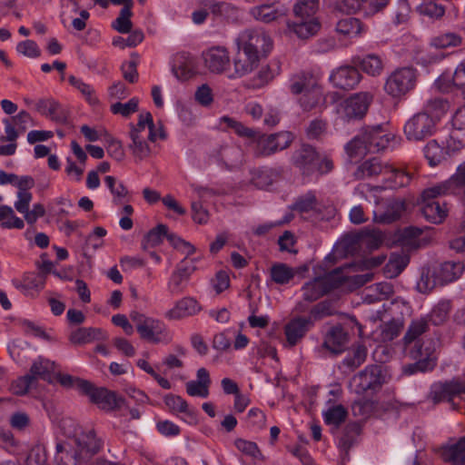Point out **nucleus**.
<instances>
[{
	"label": "nucleus",
	"instance_id": "f257e3e1",
	"mask_svg": "<svg viewBox=\"0 0 465 465\" xmlns=\"http://www.w3.org/2000/svg\"><path fill=\"white\" fill-rule=\"evenodd\" d=\"M291 162L302 176H311L316 173L322 175L333 169L330 158L322 157L313 146L305 143L292 153Z\"/></svg>",
	"mask_w": 465,
	"mask_h": 465
},
{
	"label": "nucleus",
	"instance_id": "f03ea898",
	"mask_svg": "<svg viewBox=\"0 0 465 465\" xmlns=\"http://www.w3.org/2000/svg\"><path fill=\"white\" fill-rule=\"evenodd\" d=\"M351 381L357 394L374 395L387 383L386 368L380 364L368 365Z\"/></svg>",
	"mask_w": 465,
	"mask_h": 465
},
{
	"label": "nucleus",
	"instance_id": "7ed1b4c3",
	"mask_svg": "<svg viewBox=\"0 0 465 465\" xmlns=\"http://www.w3.org/2000/svg\"><path fill=\"white\" fill-rule=\"evenodd\" d=\"M342 268L339 267L323 276H317L305 282L302 288L303 300L313 302L334 289L342 285V277H338Z\"/></svg>",
	"mask_w": 465,
	"mask_h": 465
},
{
	"label": "nucleus",
	"instance_id": "20e7f679",
	"mask_svg": "<svg viewBox=\"0 0 465 465\" xmlns=\"http://www.w3.org/2000/svg\"><path fill=\"white\" fill-rule=\"evenodd\" d=\"M372 94L369 92L354 94L340 103L337 108L338 119L342 123L361 120L372 102Z\"/></svg>",
	"mask_w": 465,
	"mask_h": 465
},
{
	"label": "nucleus",
	"instance_id": "39448f33",
	"mask_svg": "<svg viewBox=\"0 0 465 465\" xmlns=\"http://www.w3.org/2000/svg\"><path fill=\"white\" fill-rule=\"evenodd\" d=\"M455 397L465 400V381L459 379H452L444 382L438 381L431 384L428 399L434 404L447 401L451 404L453 410H458V406L453 401Z\"/></svg>",
	"mask_w": 465,
	"mask_h": 465
},
{
	"label": "nucleus",
	"instance_id": "423d86ee",
	"mask_svg": "<svg viewBox=\"0 0 465 465\" xmlns=\"http://www.w3.org/2000/svg\"><path fill=\"white\" fill-rule=\"evenodd\" d=\"M417 82V70L401 67L392 72L384 84L385 92L392 97H401L412 90Z\"/></svg>",
	"mask_w": 465,
	"mask_h": 465
},
{
	"label": "nucleus",
	"instance_id": "0eeeda50",
	"mask_svg": "<svg viewBox=\"0 0 465 465\" xmlns=\"http://www.w3.org/2000/svg\"><path fill=\"white\" fill-rule=\"evenodd\" d=\"M427 113L419 112L410 118L403 128L410 142H420L431 137L437 131V123Z\"/></svg>",
	"mask_w": 465,
	"mask_h": 465
},
{
	"label": "nucleus",
	"instance_id": "6e6552de",
	"mask_svg": "<svg viewBox=\"0 0 465 465\" xmlns=\"http://www.w3.org/2000/svg\"><path fill=\"white\" fill-rule=\"evenodd\" d=\"M81 393L88 396L92 403L104 411L120 409L124 402V399L115 391L104 387H95L90 381H81Z\"/></svg>",
	"mask_w": 465,
	"mask_h": 465
},
{
	"label": "nucleus",
	"instance_id": "1a4fd4ad",
	"mask_svg": "<svg viewBox=\"0 0 465 465\" xmlns=\"http://www.w3.org/2000/svg\"><path fill=\"white\" fill-rule=\"evenodd\" d=\"M240 41L242 44V49L244 54L258 56V60L266 57L272 49L271 37L262 30L247 29L242 33Z\"/></svg>",
	"mask_w": 465,
	"mask_h": 465
},
{
	"label": "nucleus",
	"instance_id": "9d476101",
	"mask_svg": "<svg viewBox=\"0 0 465 465\" xmlns=\"http://www.w3.org/2000/svg\"><path fill=\"white\" fill-rule=\"evenodd\" d=\"M409 355L415 360V362L402 366V373L405 375L431 371L437 365V358L433 352L429 349L423 350L422 344L419 341H416L413 348L410 350Z\"/></svg>",
	"mask_w": 465,
	"mask_h": 465
},
{
	"label": "nucleus",
	"instance_id": "9b49d317",
	"mask_svg": "<svg viewBox=\"0 0 465 465\" xmlns=\"http://www.w3.org/2000/svg\"><path fill=\"white\" fill-rule=\"evenodd\" d=\"M425 189L421 193L422 203L420 207V214L424 219L433 224L442 223L448 216L449 208L446 202L437 200L441 194L426 195Z\"/></svg>",
	"mask_w": 465,
	"mask_h": 465
},
{
	"label": "nucleus",
	"instance_id": "f8f14e48",
	"mask_svg": "<svg viewBox=\"0 0 465 465\" xmlns=\"http://www.w3.org/2000/svg\"><path fill=\"white\" fill-rule=\"evenodd\" d=\"M74 444L75 450L72 455L81 463L87 461L98 453L103 446V441L96 437L94 430H90L75 437Z\"/></svg>",
	"mask_w": 465,
	"mask_h": 465
},
{
	"label": "nucleus",
	"instance_id": "ddd939ff",
	"mask_svg": "<svg viewBox=\"0 0 465 465\" xmlns=\"http://www.w3.org/2000/svg\"><path fill=\"white\" fill-rule=\"evenodd\" d=\"M465 191V161L460 163L456 173L447 181L427 188L426 195L435 194H460Z\"/></svg>",
	"mask_w": 465,
	"mask_h": 465
},
{
	"label": "nucleus",
	"instance_id": "4468645a",
	"mask_svg": "<svg viewBox=\"0 0 465 465\" xmlns=\"http://www.w3.org/2000/svg\"><path fill=\"white\" fill-rule=\"evenodd\" d=\"M362 76L356 65H341L330 75L331 83L339 89L351 90L361 82Z\"/></svg>",
	"mask_w": 465,
	"mask_h": 465
},
{
	"label": "nucleus",
	"instance_id": "2eb2a0df",
	"mask_svg": "<svg viewBox=\"0 0 465 465\" xmlns=\"http://www.w3.org/2000/svg\"><path fill=\"white\" fill-rule=\"evenodd\" d=\"M314 326L312 317L295 316L284 325L286 341L290 347L297 345Z\"/></svg>",
	"mask_w": 465,
	"mask_h": 465
},
{
	"label": "nucleus",
	"instance_id": "dca6fc26",
	"mask_svg": "<svg viewBox=\"0 0 465 465\" xmlns=\"http://www.w3.org/2000/svg\"><path fill=\"white\" fill-rule=\"evenodd\" d=\"M349 333L341 324H336L329 328L324 334L322 348L330 351L333 356H337L345 351L349 342Z\"/></svg>",
	"mask_w": 465,
	"mask_h": 465
},
{
	"label": "nucleus",
	"instance_id": "f3484780",
	"mask_svg": "<svg viewBox=\"0 0 465 465\" xmlns=\"http://www.w3.org/2000/svg\"><path fill=\"white\" fill-rule=\"evenodd\" d=\"M389 2H334L333 10L353 15L362 13V15L371 16L382 11Z\"/></svg>",
	"mask_w": 465,
	"mask_h": 465
},
{
	"label": "nucleus",
	"instance_id": "a211bd4d",
	"mask_svg": "<svg viewBox=\"0 0 465 465\" xmlns=\"http://www.w3.org/2000/svg\"><path fill=\"white\" fill-rule=\"evenodd\" d=\"M361 133L366 141L370 153L384 150L391 141V134L384 130L381 124L363 127Z\"/></svg>",
	"mask_w": 465,
	"mask_h": 465
},
{
	"label": "nucleus",
	"instance_id": "6ab92c4d",
	"mask_svg": "<svg viewBox=\"0 0 465 465\" xmlns=\"http://www.w3.org/2000/svg\"><path fill=\"white\" fill-rule=\"evenodd\" d=\"M139 335L142 340L152 343L169 342L171 336L165 324L157 319L150 318L143 326L139 328Z\"/></svg>",
	"mask_w": 465,
	"mask_h": 465
},
{
	"label": "nucleus",
	"instance_id": "aec40b11",
	"mask_svg": "<svg viewBox=\"0 0 465 465\" xmlns=\"http://www.w3.org/2000/svg\"><path fill=\"white\" fill-rule=\"evenodd\" d=\"M36 110L56 124H67L70 114L59 102L54 99H40L35 104Z\"/></svg>",
	"mask_w": 465,
	"mask_h": 465
},
{
	"label": "nucleus",
	"instance_id": "412c9836",
	"mask_svg": "<svg viewBox=\"0 0 465 465\" xmlns=\"http://www.w3.org/2000/svg\"><path fill=\"white\" fill-rule=\"evenodd\" d=\"M205 66L215 74H221L230 65V56L224 47H212L203 54Z\"/></svg>",
	"mask_w": 465,
	"mask_h": 465
},
{
	"label": "nucleus",
	"instance_id": "4be33fe9",
	"mask_svg": "<svg viewBox=\"0 0 465 465\" xmlns=\"http://www.w3.org/2000/svg\"><path fill=\"white\" fill-rule=\"evenodd\" d=\"M287 11L280 2H271L252 8L251 14L256 20L268 24L286 15Z\"/></svg>",
	"mask_w": 465,
	"mask_h": 465
},
{
	"label": "nucleus",
	"instance_id": "5701e85b",
	"mask_svg": "<svg viewBox=\"0 0 465 465\" xmlns=\"http://www.w3.org/2000/svg\"><path fill=\"white\" fill-rule=\"evenodd\" d=\"M194 271V266L185 261H182L176 270L171 275L168 282V289L173 294L183 292L187 285L190 276Z\"/></svg>",
	"mask_w": 465,
	"mask_h": 465
},
{
	"label": "nucleus",
	"instance_id": "b1692460",
	"mask_svg": "<svg viewBox=\"0 0 465 465\" xmlns=\"http://www.w3.org/2000/svg\"><path fill=\"white\" fill-rule=\"evenodd\" d=\"M388 170H391V165L383 163L379 157H372L361 163L353 176L356 180H363L381 173L387 174Z\"/></svg>",
	"mask_w": 465,
	"mask_h": 465
},
{
	"label": "nucleus",
	"instance_id": "393cba45",
	"mask_svg": "<svg viewBox=\"0 0 465 465\" xmlns=\"http://www.w3.org/2000/svg\"><path fill=\"white\" fill-rule=\"evenodd\" d=\"M172 72L182 81L192 78L195 74L193 58L185 52L176 54L173 59Z\"/></svg>",
	"mask_w": 465,
	"mask_h": 465
},
{
	"label": "nucleus",
	"instance_id": "a878e982",
	"mask_svg": "<svg viewBox=\"0 0 465 465\" xmlns=\"http://www.w3.org/2000/svg\"><path fill=\"white\" fill-rule=\"evenodd\" d=\"M465 266L460 262H445L434 267V275L438 277L440 286H443L459 279Z\"/></svg>",
	"mask_w": 465,
	"mask_h": 465
},
{
	"label": "nucleus",
	"instance_id": "bb28decb",
	"mask_svg": "<svg viewBox=\"0 0 465 465\" xmlns=\"http://www.w3.org/2000/svg\"><path fill=\"white\" fill-rule=\"evenodd\" d=\"M202 310L198 302L192 297H184L178 301L173 308L165 312L169 320H180L193 316Z\"/></svg>",
	"mask_w": 465,
	"mask_h": 465
},
{
	"label": "nucleus",
	"instance_id": "cd10ccee",
	"mask_svg": "<svg viewBox=\"0 0 465 465\" xmlns=\"http://www.w3.org/2000/svg\"><path fill=\"white\" fill-rule=\"evenodd\" d=\"M103 8H107L111 2H96ZM114 5L124 4L119 16L113 22L112 27L121 34L130 33L132 30L133 23L131 16L133 15L132 7L134 2H112Z\"/></svg>",
	"mask_w": 465,
	"mask_h": 465
},
{
	"label": "nucleus",
	"instance_id": "c85d7f7f",
	"mask_svg": "<svg viewBox=\"0 0 465 465\" xmlns=\"http://www.w3.org/2000/svg\"><path fill=\"white\" fill-rule=\"evenodd\" d=\"M351 64L371 76H378L383 71V61L380 55L376 54L353 56L351 58Z\"/></svg>",
	"mask_w": 465,
	"mask_h": 465
},
{
	"label": "nucleus",
	"instance_id": "c756f323",
	"mask_svg": "<svg viewBox=\"0 0 465 465\" xmlns=\"http://www.w3.org/2000/svg\"><path fill=\"white\" fill-rule=\"evenodd\" d=\"M440 456L444 462L452 465H465V436L454 444L442 447Z\"/></svg>",
	"mask_w": 465,
	"mask_h": 465
},
{
	"label": "nucleus",
	"instance_id": "7c9ffc66",
	"mask_svg": "<svg viewBox=\"0 0 465 465\" xmlns=\"http://www.w3.org/2000/svg\"><path fill=\"white\" fill-rule=\"evenodd\" d=\"M273 134H265L261 131H257V134H255L254 138L252 142H250V146L252 147V153L255 157H267L275 153L273 146Z\"/></svg>",
	"mask_w": 465,
	"mask_h": 465
},
{
	"label": "nucleus",
	"instance_id": "2f4dec72",
	"mask_svg": "<svg viewBox=\"0 0 465 465\" xmlns=\"http://www.w3.org/2000/svg\"><path fill=\"white\" fill-rule=\"evenodd\" d=\"M288 27L299 38L308 39L315 35L321 29V23L318 19H295L292 22H288Z\"/></svg>",
	"mask_w": 465,
	"mask_h": 465
},
{
	"label": "nucleus",
	"instance_id": "473e14b6",
	"mask_svg": "<svg viewBox=\"0 0 465 465\" xmlns=\"http://www.w3.org/2000/svg\"><path fill=\"white\" fill-rule=\"evenodd\" d=\"M362 431V424L360 421L348 422L342 430V435L339 440V448L344 451L345 455L349 454L350 450L357 441V437Z\"/></svg>",
	"mask_w": 465,
	"mask_h": 465
},
{
	"label": "nucleus",
	"instance_id": "72a5a7b5",
	"mask_svg": "<svg viewBox=\"0 0 465 465\" xmlns=\"http://www.w3.org/2000/svg\"><path fill=\"white\" fill-rule=\"evenodd\" d=\"M163 401L172 413H184L191 421H196L197 410L190 408L181 396L170 393L164 396Z\"/></svg>",
	"mask_w": 465,
	"mask_h": 465
},
{
	"label": "nucleus",
	"instance_id": "f704fd0d",
	"mask_svg": "<svg viewBox=\"0 0 465 465\" xmlns=\"http://www.w3.org/2000/svg\"><path fill=\"white\" fill-rule=\"evenodd\" d=\"M406 211V202L404 200L394 199L390 201L384 210L376 214V219L381 223H391L399 220L401 214Z\"/></svg>",
	"mask_w": 465,
	"mask_h": 465
},
{
	"label": "nucleus",
	"instance_id": "c9c22d12",
	"mask_svg": "<svg viewBox=\"0 0 465 465\" xmlns=\"http://www.w3.org/2000/svg\"><path fill=\"white\" fill-rule=\"evenodd\" d=\"M345 153L350 163L357 162L359 159L370 153L369 147L361 133L354 136L344 146Z\"/></svg>",
	"mask_w": 465,
	"mask_h": 465
},
{
	"label": "nucleus",
	"instance_id": "e433bc0d",
	"mask_svg": "<svg viewBox=\"0 0 465 465\" xmlns=\"http://www.w3.org/2000/svg\"><path fill=\"white\" fill-rule=\"evenodd\" d=\"M54 362L47 359L39 357L35 361L30 368L28 375L33 376V381L36 382L38 379L52 382Z\"/></svg>",
	"mask_w": 465,
	"mask_h": 465
},
{
	"label": "nucleus",
	"instance_id": "4c0bfd02",
	"mask_svg": "<svg viewBox=\"0 0 465 465\" xmlns=\"http://www.w3.org/2000/svg\"><path fill=\"white\" fill-rule=\"evenodd\" d=\"M354 242L372 251L378 249L383 242V234L377 230H362L355 234Z\"/></svg>",
	"mask_w": 465,
	"mask_h": 465
},
{
	"label": "nucleus",
	"instance_id": "58836bf2",
	"mask_svg": "<svg viewBox=\"0 0 465 465\" xmlns=\"http://www.w3.org/2000/svg\"><path fill=\"white\" fill-rule=\"evenodd\" d=\"M335 30L338 34L345 37L353 38L361 35L363 30V25L360 19L347 17L340 19L337 22Z\"/></svg>",
	"mask_w": 465,
	"mask_h": 465
},
{
	"label": "nucleus",
	"instance_id": "ea45409f",
	"mask_svg": "<svg viewBox=\"0 0 465 465\" xmlns=\"http://www.w3.org/2000/svg\"><path fill=\"white\" fill-rule=\"evenodd\" d=\"M209 9L213 16L231 21H237L241 15V10L230 2H213Z\"/></svg>",
	"mask_w": 465,
	"mask_h": 465
},
{
	"label": "nucleus",
	"instance_id": "a19ab883",
	"mask_svg": "<svg viewBox=\"0 0 465 465\" xmlns=\"http://www.w3.org/2000/svg\"><path fill=\"white\" fill-rule=\"evenodd\" d=\"M450 103L442 97H435L428 100L423 106L422 113H427L438 124L440 118L449 111Z\"/></svg>",
	"mask_w": 465,
	"mask_h": 465
},
{
	"label": "nucleus",
	"instance_id": "79ce46f5",
	"mask_svg": "<svg viewBox=\"0 0 465 465\" xmlns=\"http://www.w3.org/2000/svg\"><path fill=\"white\" fill-rule=\"evenodd\" d=\"M258 63V56L244 54V51L242 49V53H238V55L233 62L236 76L242 77L251 73L255 67H257Z\"/></svg>",
	"mask_w": 465,
	"mask_h": 465
},
{
	"label": "nucleus",
	"instance_id": "37998d69",
	"mask_svg": "<svg viewBox=\"0 0 465 465\" xmlns=\"http://www.w3.org/2000/svg\"><path fill=\"white\" fill-rule=\"evenodd\" d=\"M166 233L167 225L159 223L144 234L141 242V248L143 251H147L150 248H154L160 245L163 242V238L166 236Z\"/></svg>",
	"mask_w": 465,
	"mask_h": 465
},
{
	"label": "nucleus",
	"instance_id": "c03bdc74",
	"mask_svg": "<svg viewBox=\"0 0 465 465\" xmlns=\"http://www.w3.org/2000/svg\"><path fill=\"white\" fill-rule=\"evenodd\" d=\"M323 100L322 93L316 84L304 92L299 100V104L304 112H310L315 109Z\"/></svg>",
	"mask_w": 465,
	"mask_h": 465
},
{
	"label": "nucleus",
	"instance_id": "a18cd8bd",
	"mask_svg": "<svg viewBox=\"0 0 465 465\" xmlns=\"http://www.w3.org/2000/svg\"><path fill=\"white\" fill-rule=\"evenodd\" d=\"M429 321L425 317L412 320L410 323L408 330L403 336V343L405 346L415 341L420 335L429 330Z\"/></svg>",
	"mask_w": 465,
	"mask_h": 465
},
{
	"label": "nucleus",
	"instance_id": "49530a36",
	"mask_svg": "<svg viewBox=\"0 0 465 465\" xmlns=\"http://www.w3.org/2000/svg\"><path fill=\"white\" fill-rule=\"evenodd\" d=\"M322 416L325 424L332 425L337 430L346 420L348 411L343 405L338 404L323 411Z\"/></svg>",
	"mask_w": 465,
	"mask_h": 465
},
{
	"label": "nucleus",
	"instance_id": "de8ad7c7",
	"mask_svg": "<svg viewBox=\"0 0 465 465\" xmlns=\"http://www.w3.org/2000/svg\"><path fill=\"white\" fill-rule=\"evenodd\" d=\"M102 330L99 328H78L70 334L69 340L74 344H85L101 338Z\"/></svg>",
	"mask_w": 465,
	"mask_h": 465
},
{
	"label": "nucleus",
	"instance_id": "09e8293b",
	"mask_svg": "<svg viewBox=\"0 0 465 465\" xmlns=\"http://www.w3.org/2000/svg\"><path fill=\"white\" fill-rule=\"evenodd\" d=\"M281 64L279 61H272L266 66L261 68L256 77L253 79L255 87H262L272 81L276 75L280 74Z\"/></svg>",
	"mask_w": 465,
	"mask_h": 465
},
{
	"label": "nucleus",
	"instance_id": "8fccbe9b",
	"mask_svg": "<svg viewBox=\"0 0 465 465\" xmlns=\"http://www.w3.org/2000/svg\"><path fill=\"white\" fill-rule=\"evenodd\" d=\"M271 279L277 284H287L294 277V270L285 263H274L270 270Z\"/></svg>",
	"mask_w": 465,
	"mask_h": 465
},
{
	"label": "nucleus",
	"instance_id": "3c124183",
	"mask_svg": "<svg viewBox=\"0 0 465 465\" xmlns=\"http://www.w3.org/2000/svg\"><path fill=\"white\" fill-rule=\"evenodd\" d=\"M410 258L406 254L392 253L385 265V272L391 277H396L406 268Z\"/></svg>",
	"mask_w": 465,
	"mask_h": 465
},
{
	"label": "nucleus",
	"instance_id": "603ef678",
	"mask_svg": "<svg viewBox=\"0 0 465 465\" xmlns=\"http://www.w3.org/2000/svg\"><path fill=\"white\" fill-rule=\"evenodd\" d=\"M425 158L430 166H436L445 159V150L436 140H430L423 148Z\"/></svg>",
	"mask_w": 465,
	"mask_h": 465
},
{
	"label": "nucleus",
	"instance_id": "864d4df0",
	"mask_svg": "<svg viewBox=\"0 0 465 465\" xmlns=\"http://www.w3.org/2000/svg\"><path fill=\"white\" fill-rule=\"evenodd\" d=\"M450 311V301H440L432 308L430 312L425 318L428 319L429 322L438 326L446 322Z\"/></svg>",
	"mask_w": 465,
	"mask_h": 465
},
{
	"label": "nucleus",
	"instance_id": "5fc2aeb1",
	"mask_svg": "<svg viewBox=\"0 0 465 465\" xmlns=\"http://www.w3.org/2000/svg\"><path fill=\"white\" fill-rule=\"evenodd\" d=\"M130 138L132 143L129 145V148L132 150L134 157L143 160L150 155V146L141 134H137L136 131L130 132Z\"/></svg>",
	"mask_w": 465,
	"mask_h": 465
},
{
	"label": "nucleus",
	"instance_id": "6e6d98bb",
	"mask_svg": "<svg viewBox=\"0 0 465 465\" xmlns=\"http://www.w3.org/2000/svg\"><path fill=\"white\" fill-rule=\"evenodd\" d=\"M319 2H297L293 6L295 19H318L315 14L319 10Z\"/></svg>",
	"mask_w": 465,
	"mask_h": 465
},
{
	"label": "nucleus",
	"instance_id": "4d7b16f0",
	"mask_svg": "<svg viewBox=\"0 0 465 465\" xmlns=\"http://www.w3.org/2000/svg\"><path fill=\"white\" fill-rule=\"evenodd\" d=\"M130 125V132L136 131L137 134H141V133L144 131L145 127L147 126L149 129L148 140L153 143L156 141V134L154 133V123L151 113L146 112L145 114H140L138 123L136 124V125L133 124H131Z\"/></svg>",
	"mask_w": 465,
	"mask_h": 465
},
{
	"label": "nucleus",
	"instance_id": "13d9d810",
	"mask_svg": "<svg viewBox=\"0 0 465 465\" xmlns=\"http://www.w3.org/2000/svg\"><path fill=\"white\" fill-rule=\"evenodd\" d=\"M440 286L438 277L434 275V270L423 269L420 278L417 282V289L421 293H428L435 287Z\"/></svg>",
	"mask_w": 465,
	"mask_h": 465
},
{
	"label": "nucleus",
	"instance_id": "bf43d9fd",
	"mask_svg": "<svg viewBox=\"0 0 465 465\" xmlns=\"http://www.w3.org/2000/svg\"><path fill=\"white\" fill-rule=\"evenodd\" d=\"M367 348L363 344H358L352 350V355H348L343 359V365L354 370L361 366L366 360Z\"/></svg>",
	"mask_w": 465,
	"mask_h": 465
},
{
	"label": "nucleus",
	"instance_id": "052dcab7",
	"mask_svg": "<svg viewBox=\"0 0 465 465\" xmlns=\"http://www.w3.org/2000/svg\"><path fill=\"white\" fill-rule=\"evenodd\" d=\"M462 38L455 33H446L431 39L430 45L435 48L444 49L450 46H459Z\"/></svg>",
	"mask_w": 465,
	"mask_h": 465
},
{
	"label": "nucleus",
	"instance_id": "680f3d73",
	"mask_svg": "<svg viewBox=\"0 0 465 465\" xmlns=\"http://www.w3.org/2000/svg\"><path fill=\"white\" fill-rule=\"evenodd\" d=\"M387 174H389L388 180L391 183L388 187L391 189L407 186L411 179L410 173L402 170L395 169L392 166H391V170H388Z\"/></svg>",
	"mask_w": 465,
	"mask_h": 465
},
{
	"label": "nucleus",
	"instance_id": "e2e57ef3",
	"mask_svg": "<svg viewBox=\"0 0 465 465\" xmlns=\"http://www.w3.org/2000/svg\"><path fill=\"white\" fill-rule=\"evenodd\" d=\"M317 199L312 192H308L302 196L297 198L295 203L292 205V210L299 213H307L313 210L316 206Z\"/></svg>",
	"mask_w": 465,
	"mask_h": 465
},
{
	"label": "nucleus",
	"instance_id": "0e129e2a",
	"mask_svg": "<svg viewBox=\"0 0 465 465\" xmlns=\"http://www.w3.org/2000/svg\"><path fill=\"white\" fill-rule=\"evenodd\" d=\"M143 33L141 30H134L130 32V35L126 38L122 36L114 37L113 39V45L122 49L125 47H135L143 40Z\"/></svg>",
	"mask_w": 465,
	"mask_h": 465
},
{
	"label": "nucleus",
	"instance_id": "69168bd1",
	"mask_svg": "<svg viewBox=\"0 0 465 465\" xmlns=\"http://www.w3.org/2000/svg\"><path fill=\"white\" fill-rule=\"evenodd\" d=\"M403 328V322L400 319H391L381 327V337L383 341H391L399 336Z\"/></svg>",
	"mask_w": 465,
	"mask_h": 465
},
{
	"label": "nucleus",
	"instance_id": "338daca9",
	"mask_svg": "<svg viewBox=\"0 0 465 465\" xmlns=\"http://www.w3.org/2000/svg\"><path fill=\"white\" fill-rule=\"evenodd\" d=\"M234 445L243 454L256 460H263L262 453L255 442L243 439H237L234 441Z\"/></svg>",
	"mask_w": 465,
	"mask_h": 465
},
{
	"label": "nucleus",
	"instance_id": "774afa93",
	"mask_svg": "<svg viewBox=\"0 0 465 465\" xmlns=\"http://www.w3.org/2000/svg\"><path fill=\"white\" fill-rule=\"evenodd\" d=\"M333 302L330 300H324L315 304L310 311V316L313 322L323 317L333 314Z\"/></svg>",
	"mask_w": 465,
	"mask_h": 465
}]
</instances>
